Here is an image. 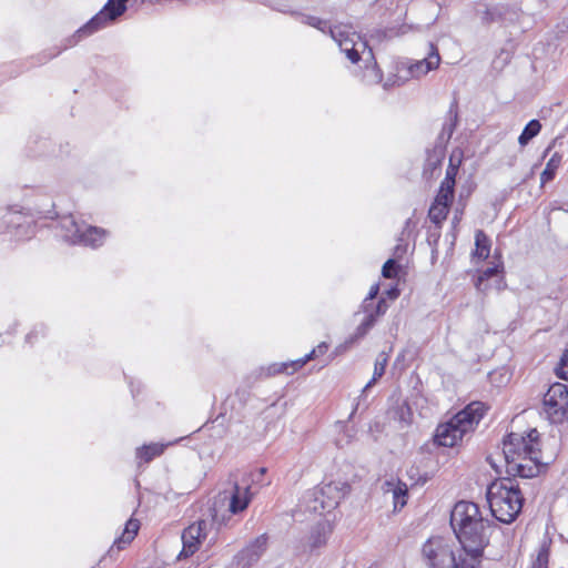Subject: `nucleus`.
Instances as JSON below:
<instances>
[{
    "label": "nucleus",
    "instance_id": "a878e982",
    "mask_svg": "<svg viewBox=\"0 0 568 568\" xmlns=\"http://www.w3.org/2000/svg\"><path fill=\"white\" fill-rule=\"evenodd\" d=\"M541 130V123L539 120H530L524 128L523 132L518 138L520 146H526L535 136L539 134Z\"/></svg>",
    "mask_w": 568,
    "mask_h": 568
},
{
    "label": "nucleus",
    "instance_id": "1a4fd4ad",
    "mask_svg": "<svg viewBox=\"0 0 568 568\" xmlns=\"http://www.w3.org/2000/svg\"><path fill=\"white\" fill-rule=\"evenodd\" d=\"M128 0H108L104 7L78 30L79 37L90 36L115 21L126 10Z\"/></svg>",
    "mask_w": 568,
    "mask_h": 568
},
{
    "label": "nucleus",
    "instance_id": "9b49d317",
    "mask_svg": "<svg viewBox=\"0 0 568 568\" xmlns=\"http://www.w3.org/2000/svg\"><path fill=\"white\" fill-rule=\"evenodd\" d=\"M328 345L326 343H321L316 348H314L311 353L306 354L303 358H298L296 361H290L285 363H274L267 367H262L260 369L261 375L265 376H275L278 374L292 375L298 369H301L308 361L314 358L317 355H323L326 353Z\"/></svg>",
    "mask_w": 568,
    "mask_h": 568
},
{
    "label": "nucleus",
    "instance_id": "4d7b16f0",
    "mask_svg": "<svg viewBox=\"0 0 568 568\" xmlns=\"http://www.w3.org/2000/svg\"><path fill=\"white\" fill-rule=\"evenodd\" d=\"M0 231H2V226H0Z\"/></svg>",
    "mask_w": 568,
    "mask_h": 568
},
{
    "label": "nucleus",
    "instance_id": "37998d69",
    "mask_svg": "<svg viewBox=\"0 0 568 568\" xmlns=\"http://www.w3.org/2000/svg\"><path fill=\"white\" fill-rule=\"evenodd\" d=\"M412 410L406 402L402 403L396 408L397 418L405 425H409L412 422Z\"/></svg>",
    "mask_w": 568,
    "mask_h": 568
},
{
    "label": "nucleus",
    "instance_id": "aec40b11",
    "mask_svg": "<svg viewBox=\"0 0 568 568\" xmlns=\"http://www.w3.org/2000/svg\"><path fill=\"white\" fill-rule=\"evenodd\" d=\"M180 439H176L174 442H169L166 444L151 443L149 445H143V446L136 448L135 457L138 459V463L139 464H141V463H150L155 457L161 456L164 453L166 447H169L171 445H174Z\"/></svg>",
    "mask_w": 568,
    "mask_h": 568
},
{
    "label": "nucleus",
    "instance_id": "f8f14e48",
    "mask_svg": "<svg viewBox=\"0 0 568 568\" xmlns=\"http://www.w3.org/2000/svg\"><path fill=\"white\" fill-rule=\"evenodd\" d=\"M351 486L344 481H331L316 488V495L325 504L327 513L335 509L341 500L348 495Z\"/></svg>",
    "mask_w": 568,
    "mask_h": 568
},
{
    "label": "nucleus",
    "instance_id": "49530a36",
    "mask_svg": "<svg viewBox=\"0 0 568 568\" xmlns=\"http://www.w3.org/2000/svg\"><path fill=\"white\" fill-rule=\"evenodd\" d=\"M230 568H248V559L244 551L234 557Z\"/></svg>",
    "mask_w": 568,
    "mask_h": 568
},
{
    "label": "nucleus",
    "instance_id": "f03ea898",
    "mask_svg": "<svg viewBox=\"0 0 568 568\" xmlns=\"http://www.w3.org/2000/svg\"><path fill=\"white\" fill-rule=\"evenodd\" d=\"M487 501L498 521L510 524L521 511L524 497L514 479L501 478L488 486Z\"/></svg>",
    "mask_w": 568,
    "mask_h": 568
},
{
    "label": "nucleus",
    "instance_id": "4be33fe9",
    "mask_svg": "<svg viewBox=\"0 0 568 568\" xmlns=\"http://www.w3.org/2000/svg\"><path fill=\"white\" fill-rule=\"evenodd\" d=\"M491 242L483 230H477L475 233V251L473 252L474 257L479 260L488 258L490 254Z\"/></svg>",
    "mask_w": 568,
    "mask_h": 568
},
{
    "label": "nucleus",
    "instance_id": "79ce46f5",
    "mask_svg": "<svg viewBox=\"0 0 568 568\" xmlns=\"http://www.w3.org/2000/svg\"><path fill=\"white\" fill-rule=\"evenodd\" d=\"M398 268L397 262L394 258H388L382 267V275L385 278H395L397 277Z\"/></svg>",
    "mask_w": 568,
    "mask_h": 568
},
{
    "label": "nucleus",
    "instance_id": "864d4df0",
    "mask_svg": "<svg viewBox=\"0 0 568 568\" xmlns=\"http://www.w3.org/2000/svg\"><path fill=\"white\" fill-rule=\"evenodd\" d=\"M437 7H438V4H437V3H435V2H433V1H430V2L428 3V8H429L430 10H434V9H436Z\"/></svg>",
    "mask_w": 568,
    "mask_h": 568
},
{
    "label": "nucleus",
    "instance_id": "a211bd4d",
    "mask_svg": "<svg viewBox=\"0 0 568 568\" xmlns=\"http://www.w3.org/2000/svg\"><path fill=\"white\" fill-rule=\"evenodd\" d=\"M440 55L437 47L434 43H429V52L426 58L417 61L409 68V72L413 77H420L436 69L439 65Z\"/></svg>",
    "mask_w": 568,
    "mask_h": 568
},
{
    "label": "nucleus",
    "instance_id": "de8ad7c7",
    "mask_svg": "<svg viewBox=\"0 0 568 568\" xmlns=\"http://www.w3.org/2000/svg\"><path fill=\"white\" fill-rule=\"evenodd\" d=\"M464 209H465V204H462L460 202L458 203L456 210H455V215H454V219H453V223L456 224L460 221L462 219V215L464 213Z\"/></svg>",
    "mask_w": 568,
    "mask_h": 568
},
{
    "label": "nucleus",
    "instance_id": "72a5a7b5",
    "mask_svg": "<svg viewBox=\"0 0 568 568\" xmlns=\"http://www.w3.org/2000/svg\"><path fill=\"white\" fill-rule=\"evenodd\" d=\"M386 364H387V356L385 354H381L377 358H376V362H375V366H374V374H373V377L372 379L365 385V387L363 388V393L368 389L369 387H372L378 378H381L384 373H385V368H386Z\"/></svg>",
    "mask_w": 568,
    "mask_h": 568
},
{
    "label": "nucleus",
    "instance_id": "0eeeda50",
    "mask_svg": "<svg viewBox=\"0 0 568 568\" xmlns=\"http://www.w3.org/2000/svg\"><path fill=\"white\" fill-rule=\"evenodd\" d=\"M542 410L552 424L568 419V388L561 383L552 384L542 399Z\"/></svg>",
    "mask_w": 568,
    "mask_h": 568
},
{
    "label": "nucleus",
    "instance_id": "6ab92c4d",
    "mask_svg": "<svg viewBox=\"0 0 568 568\" xmlns=\"http://www.w3.org/2000/svg\"><path fill=\"white\" fill-rule=\"evenodd\" d=\"M333 531V527L327 519H321L312 528L308 536V547L311 550L318 549L326 545L329 535Z\"/></svg>",
    "mask_w": 568,
    "mask_h": 568
},
{
    "label": "nucleus",
    "instance_id": "ddd939ff",
    "mask_svg": "<svg viewBox=\"0 0 568 568\" xmlns=\"http://www.w3.org/2000/svg\"><path fill=\"white\" fill-rule=\"evenodd\" d=\"M205 529L206 523L204 520L195 521L184 529L182 534L183 548L179 558L189 557L199 549L202 539L206 536Z\"/></svg>",
    "mask_w": 568,
    "mask_h": 568
},
{
    "label": "nucleus",
    "instance_id": "4c0bfd02",
    "mask_svg": "<svg viewBox=\"0 0 568 568\" xmlns=\"http://www.w3.org/2000/svg\"><path fill=\"white\" fill-rule=\"evenodd\" d=\"M267 536L262 535L257 537L253 544H251V561L255 557L256 559L266 550Z\"/></svg>",
    "mask_w": 568,
    "mask_h": 568
},
{
    "label": "nucleus",
    "instance_id": "7ed1b4c3",
    "mask_svg": "<svg viewBox=\"0 0 568 568\" xmlns=\"http://www.w3.org/2000/svg\"><path fill=\"white\" fill-rule=\"evenodd\" d=\"M248 505V486L234 484L229 490L219 493L212 503L211 515L216 524H224L232 515L243 511Z\"/></svg>",
    "mask_w": 568,
    "mask_h": 568
},
{
    "label": "nucleus",
    "instance_id": "423d86ee",
    "mask_svg": "<svg viewBox=\"0 0 568 568\" xmlns=\"http://www.w3.org/2000/svg\"><path fill=\"white\" fill-rule=\"evenodd\" d=\"M538 439L539 433L537 429H531L527 436L516 433L509 434L507 439L504 442L503 450L505 458H513L514 455H518V457H520L523 455L524 459L538 462V458H540Z\"/></svg>",
    "mask_w": 568,
    "mask_h": 568
},
{
    "label": "nucleus",
    "instance_id": "bb28decb",
    "mask_svg": "<svg viewBox=\"0 0 568 568\" xmlns=\"http://www.w3.org/2000/svg\"><path fill=\"white\" fill-rule=\"evenodd\" d=\"M385 485L392 486L393 488V499H394V507L395 509L397 507L403 508L407 504V497H408V488L407 485L400 480L396 485H394L390 481H386Z\"/></svg>",
    "mask_w": 568,
    "mask_h": 568
},
{
    "label": "nucleus",
    "instance_id": "393cba45",
    "mask_svg": "<svg viewBox=\"0 0 568 568\" xmlns=\"http://www.w3.org/2000/svg\"><path fill=\"white\" fill-rule=\"evenodd\" d=\"M561 160H562V156L558 152H555L551 155V158L548 160V162L546 164V168L544 169V171L540 174L541 184H545V183L554 180V178L556 176V172L561 164Z\"/></svg>",
    "mask_w": 568,
    "mask_h": 568
},
{
    "label": "nucleus",
    "instance_id": "f257e3e1",
    "mask_svg": "<svg viewBox=\"0 0 568 568\" xmlns=\"http://www.w3.org/2000/svg\"><path fill=\"white\" fill-rule=\"evenodd\" d=\"M450 525L463 549L456 568H481L493 521L483 518L477 504L462 500L450 513Z\"/></svg>",
    "mask_w": 568,
    "mask_h": 568
},
{
    "label": "nucleus",
    "instance_id": "412c9836",
    "mask_svg": "<svg viewBox=\"0 0 568 568\" xmlns=\"http://www.w3.org/2000/svg\"><path fill=\"white\" fill-rule=\"evenodd\" d=\"M140 529V521L134 518H130L124 526L122 535L114 540L113 546L110 548V552L113 551L114 548L118 550L124 549L136 536Z\"/></svg>",
    "mask_w": 568,
    "mask_h": 568
},
{
    "label": "nucleus",
    "instance_id": "603ef678",
    "mask_svg": "<svg viewBox=\"0 0 568 568\" xmlns=\"http://www.w3.org/2000/svg\"><path fill=\"white\" fill-rule=\"evenodd\" d=\"M394 0H378V3L381 6H387V4H393Z\"/></svg>",
    "mask_w": 568,
    "mask_h": 568
},
{
    "label": "nucleus",
    "instance_id": "c85d7f7f",
    "mask_svg": "<svg viewBox=\"0 0 568 568\" xmlns=\"http://www.w3.org/2000/svg\"><path fill=\"white\" fill-rule=\"evenodd\" d=\"M448 114H449L450 122L445 123L443 125L442 132L439 134V140H442V141H448L452 138L453 132L455 130V126L457 123V115H458L456 102L450 105Z\"/></svg>",
    "mask_w": 568,
    "mask_h": 568
},
{
    "label": "nucleus",
    "instance_id": "c03bdc74",
    "mask_svg": "<svg viewBox=\"0 0 568 568\" xmlns=\"http://www.w3.org/2000/svg\"><path fill=\"white\" fill-rule=\"evenodd\" d=\"M556 374L559 378L568 381V349L564 352L560 363L556 368Z\"/></svg>",
    "mask_w": 568,
    "mask_h": 568
},
{
    "label": "nucleus",
    "instance_id": "58836bf2",
    "mask_svg": "<svg viewBox=\"0 0 568 568\" xmlns=\"http://www.w3.org/2000/svg\"><path fill=\"white\" fill-rule=\"evenodd\" d=\"M388 305L384 298H381L376 304L373 302V306H368V310H363V313H367L368 315H373L374 320L386 313Z\"/></svg>",
    "mask_w": 568,
    "mask_h": 568
},
{
    "label": "nucleus",
    "instance_id": "5701e85b",
    "mask_svg": "<svg viewBox=\"0 0 568 568\" xmlns=\"http://www.w3.org/2000/svg\"><path fill=\"white\" fill-rule=\"evenodd\" d=\"M444 159V151L439 148H434L433 150L427 151V158L424 165V174H429L430 176L434 174L436 170L439 169Z\"/></svg>",
    "mask_w": 568,
    "mask_h": 568
},
{
    "label": "nucleus",
    "instance_id": "e433bc0d",
    "mask_svg": "<svg viewBox=\"0 0 568 568\" xmlns=\"http://www.w3.org/2000/svg\"><path fill=\"white\" fill-rule=\"evenodd\" d=\"M364 314H365L364 318L362 320L359 325L356 327V331L354 333L353 338H355V339L364 337L376 323L373 315H368L367 313H364Z\"/></svg>",
    "mask_w": 568,
    "mask_h": 568
},
{
    "label": "nucleus",
    "instance_id": "c756f323",
    "mask_svg": "<svg viewBox=\"0 0 568 568\" xmlns=\"http://www.w3.org/2000/svg\"><path fill=\"white\" fill-rule=\"evenodd\" d=\"M455 186L440 183L439 190L435 196L434 203L450 207L454 200Z\"/></svg>",
    "mask_w": 568,
    "mask_h": 568
},
{
    "label": "nucleus",
    "instance_id": "5fc2aeb1",
    "mask_svg": "<svg viewBox=\"0 0 568 568\" xmlns=\"http://www.w3.org/2000/svg\"><path fill=\"white\" fill-rule=\"evenodd\" d=\"M436 19H437V18L435 17L434 19H432L430 21H428V22L425 24V27H427V28H428V27L433 26V24L435 23Z\"/></svg>",
    "mask_w": 568,
    "mask_h": 568
},
{
    "label": "nucleus",
    "instance_id": "7c9ffc66",
    "mask_svg": "<svg viewBox=\"0 0 568 568\" xmlns=\"http://www.w3.org/2000/svg\"><path fill=\"white\" fill-rule=\"evenodd\" d=\"M550 555V541L544 540L537 551L536 559L532 562V568H548Z\"/></svg>",
    "mask_w": 568,
    "mask_h": 568
},
{
    "label": "nucleus",
    "instance_id": "b1692460",
    "mask_svg": "<svg viewBox=\"0 0 568 568\" xmlns=\"http://www.w3.org/2000/svg\"><path fill=\"white\" fill-rule=\"evenodd\" d=\"M322 498L316 495V488L307 491L303 498L305 509L310 513L323 515L327 513L326 506L321 500Z\"/></svg>",
    "mask_w": 568,
    "mask_h": 568
},
{
    "label": "nucleus",
    "instance_id": "6e6552de",
    "mask_svg": "<svg viewBox=\"0 0 568 568\" xmlns=\"http://www.w3.org/2000/svg\"><path fill=\"white\" fill-rule=\"evenodd\" d=\"M329 34L353 63L361 60V52L368 47L367 42L358 33L351 31L348 26H334L329 28Z\"/></svg>",
    "mask_w": 568,
    "mask_h": 568
},
{
    "label": "nucleus",
    "instance_id": "ea45409f",
    "mask_svg": "<svg viewBox=\"0 0 568 568\" xmlns=\"http://www.w3.org/2000/svg\"><path fill=\"white\" fill-rule=\"evenodd\" d=\"M298 17L301 18L302 23L314 27L321 31H325V29L328 27L327 22L325 20H322L318 17L308 16V14H298Z\"/></svg>",
    "mask_w": 568,
    "mask_h": 568
},
{
    "label": "nucleus",
    "instance_id": "2f4dec72",
    "mask_svg": "<svg viewBox=\"0 0 568 568\" xmlns=\"http://www.w3.org/2000/svg\"><path fill=\"white\" fill-rule=\"evenodd\" d=\"M449 207L433 202L428 211V217L434 224L440 225L447 219Z\"/></svg>",
    "mask_w": 568,
    "mask_h": 568
},
{
    "label": "nucleus",
    "instance_id": "2eb2a0df",
    "mask_svg": "<svg viewBox=\"0 0 568 568\" xmlns=\"http://www.w3.org/2000/svg\"><path fill=\"white\" fill-rule=\"evenodd\" d=\"M506 460V471L511 476H519L521 478H532L539 471V465L541 464L540 458L538 462L524 459L521 455H514V457L505 458Z\"/></svg>",
    "mask_w": 568,
    "mask_h": 568
},
{
    "label": "nucleus",
    "instance_id": "6e6d98bb",
    "mask_svg": "<svg viewBox=\"0 0 568 568\" xmlns=\"http://www.w3.org/2000/svg\"><path fill=\"white\" fill-rule=\"evenodd\" d=\"M231 405H232V407H234V405H235V398H232V399H231Z\"/></svg>",
    "mask_w": 568,
    "mask_h": 568
},
{
    "label": "nucleus",
    "instance_id": "a18cd8bd",
    "mask_svg": "<svg viewBox=\"0 0 568 568\" xmlns=\"http://www.w3.org/2000/svg\"><path fill=\"white\" fill-rule=\"evenodd\" d=\"M379 292V285L374 284L371 286L366 298L363 301L362 310H368V306H373V301L377 297Z\"/></svg>",
    "mask_w": 568,
    "mask_h": 568
},
{
    "label": "nucleus",
    "instance_id": "3c124183",
    "mask_svg": "<svg viewBox=\"0 0 568 568\" xmlns=\"http://www.w3.org/2000/svg\"><path fill=\"white\" fill-rule=\"evenodd\" d=\"M406 251V247L403 246L402 244H398L395 246V250H394V255L398 258L402 257V255L405 253Z\"/></svg>",
    "mask_w": 568,
    "mask_h": 568
},
{
    "label": "nucleus",
    "instance_id": "dca6fc26",
    "mask_svg": "<svg viewBox=\"0 0 568 568\" xmlns=\"http://www.w3.org/2000/svg\"><path fill=\"white\" fill-rule=\"evenodd\" d=\"M465 433L454 423L453 419L449 422L438 425L435 434V442L439 446L454 447L459 440L463 439Z\"/></svg>",
    "mask_w": 568,
    "mask_h": 568
},
{
    "label": "nucleus",
    "instance_id": "c9c22d12",
    "mask_svg": "<svg viewBox=\"0 0 568 568\" xmlns=\"http://www.w3.org/2000/svg\"><path fill=\"white\" fill-rule=\"evenodd\" d=\"M364 314H365L364 318L362 320L359 325L356 327V331L354 333L353 338H355V339L364 337L376 323L373 315H368L367 313H364Z\"/></svg>",
    "mask_w": 568,
    "mask_h": 568
},
{
    "label": "nucleus",
    "instance_id": "39448f33",
    "mask_svg": "<svg viewBox=\"0 0 568 568\" xmlns=\"http://www.w3.org/2000/svg\"><path fill=\"white\" fill-rule=\"evenodd\" d=\"M422 559L427 568H456L459 555L455 556L453 546L444 538L432 537L423 545Z\"/></svg>",
    "mask_w": 568,
    "mask_h": 568
},
{
    "label": "nucleus",
    "instance_id": "f3484780",
    "mask_svg": "<svg viewBox=\"0 0 568 568\" xmlns=\"http://www.w3.org/2000/svg\"><path fill=\"white\" fill-rule=\"evenodd\" d=\"M3 217L6 229H16V235L20 239L30 237L33 234L32 225L26 221V215L20 211H8Z\"/></svg>",
    "mask_w": 568,
    "mask_h": 568
},
{
    "label": "nucleus",
    "instance_id": "4468645a",
    "mask_svg": "<svg viewBox=\"0 0 568 568\" xmlns=\"http://www.w3.org/2000/svg\"><path fill=\"white\" fill-rule=\"evenodd\" d=\"M485 414V405L481 402H473L463 410L458 412L452 419L467 434L477 425Z\"/></svg>",
    "mask_w": 568,
    "mask_h": 568
},
{
    "label": "nucleus",
    "instance_id": "09e8293b",
    "mask_svg": "<svg viewBox=\"0 0 568 568\" xmlns=\"http://www.w3.org/2000/svg\"><path fill=\"white\" fill-rule=\"evenodd\" d=\"M386 295L390 300H396L399 296V290L395 286L386 291Z\"/></svg>",
    "mask_w": 568,
    "mask_h": 568
},
{
    "label": "nucleus",
    "instance_id": "f704fd0d",
    "mask_svg": "<svg viewBox=\"0 0 568 568\" xmlns=\"http://www.w3.org/2000/svg\"><path fill=\"white\" fill-rule=\"evenodd\" d=\"M267 473V468L258 467L255 471L251 470V499L253 498L255 491H253V486L258 485V487L268 486L271 484V479L266 478L265 475Z\"/></svg>",
    "mask_w": 568,
    "mask_h": 568
},
{
    "label": "nucleus",
    "instance_id": "8fccbe9b",
    "mask_svg": "<svg viewBox=\"0 0 568 568\" xmlns=\"http://www.w3.org/2000/svg\"><path fill=\"white\" fill-rule=\"evenodd\" d=\"M38 334H42L43 335V327H40V329L36 328L34 331H32L31 333H29L27 335V342L28 343H32V338L33 336L38 335Z\"/></svg>",
    "mask_w": 568,
    "mask_h": 568
},
{
    "label": "nucleus",
    "instance_id": "9d476101",
    "mask_svg": "<svg viewBox=\"0 0 568 568\" xmlns=\"http://www.w3.org/2000/svg\"><path fill=\"white\" fill-rule=\"evenodd\" d=\"M476 14L480 18L483 26H490L491 23L498 22L501 24L515 23L518 21L520 11L516 7L509 4H486L478 3Z\"/></svg>",
    "mask_w": 568,
    "mask_h": 568
},
{
    "label": "nucleus",
    "instance_id": "20e7f679",
    "mask_svg": "<svg viewBox=\"0 0 568 568\" xmlns=\"http://www.w3.org/2000/svg\"><path fill=\"white\" fill-rule=\"evenodd\" d=\"M62 237L71 244H79L92 248L101 246L108 232L101 227L79 223L73 215H65L59 222Z\"/></svg>",
    "mask_w": 568,
    "mask_h": 568
},
{
    "label": "nucleus",
    "instance_id": "473e14b6",
    "mask_svg": "<svg viewBox=\"0 0 568 568\" xmlns=\"http://www.w3.org/2000/svg\"><path fill=\"white\" fill-rule=\"evenodd\" d=\"M412 29H414L413 26L402 24L398 28H387L385 30H377L375 34H372V37H375L378 40L392 39L394 37L406 34L408 30Z\"/></svg>",
    "mask_w": 568,
    "mask_h": 568
},
{
    "label": "nucleus",
    "instance_id": "a19ab883",
    "mask_svg": "<svg viewBox=\"0 0 568 568\" xmlns=\"http://www.w3.org/2000/svg\"><path fill=\"white\" fill-rule=\"evenodd\" d=\"M459 164H460V161H458L457 164H454L453 158H450L448 168L446 170L445 179L442 181L443 184L455 186V184H456V175H457V172H458Z\"/></svg>",
    "mask_w": 568,
    "mask_h": 568
},
{
    "label": "nucleus",
    "instance_id": "cd10ccee",
    "mask_svg": "<svg viewBox=\"0 0 568 568\" xmlns=\"http://www.w3.org/2000/svg\"><path fill=\"white\" fill-rule=\"evenodd\" d=\"M503 272V265H494L490 267H487L485 271H483L476 282L475 286L478 291L485 292L487 290V284H485L489 278L497 276L499 273Z\"/></svg>",
    "mask_w": 568,
    "mask_h": 568
}]
</instances>
